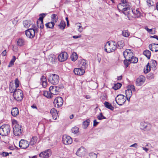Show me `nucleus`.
<instances>
[{"label": "nucleus", "mask_w": 158, "mask_h": 158, "mask_svg": "<svg viewBox=\"0 0 158 158\" xmlns=\"http://www.w3.org/2000/svg\"><path fill=\"white\" fill-rule=\"evenodd\" d=\"M117 103L119 106L123 105L126 101V98L122 94L118 95L115 98Z\"/></svg>", "instance_id": "8"}, {"label": "nucleus", "mask_w": 158, "mask_h": 158, "mask_svg": "<svg viewBox=\"0 0 158 158\" xmlns=\"http://www.w3.org/2000/svg\"><path fill=\"white\" fill-rule=\"evenodd\" d=\"M126 60H124V64L126 66V67H128L129 64L131 63L130 61L129 60V59H126Z\"/></svg>", "instance_id": "49"}, {"label": "nucleus", "mask_w": 158, "mask_h": 158, "mask_svg": "<svg viewBox=\"0 0 158 158\" xmlns=\"http://www.w3.org/2000/svg\"><path fill=\"white\" fill-rule=\"evenodd\" d=\"M6 50H4V51L2 53V56H5L6 54Z\"/></svg>", "instance_id": "63"}, {"label": "nucleus", "mask_w": 158, "mask_h": 158, "mask_svg": "<svg viewBox=\"0 0 158 158\" xmlns=\"http://www.w3.org/2000/svg\"><path fill=\"white\" fill-rule=\"evenodd\" d=\"M78 26L79 27V28H78V31L79 32H81L82 31V27L81 25H79Z\"/></svg>", "instance_id": "59"}, {"label": "nucleus", "mask_w": 158, "mask_h": 158, "mask_svg": "<svg viewBox=\"0 0 158 158\" xmlns=\"http://www.w3.org/2000/svg\"><path fill=\"white\" fill-rule=\"evenodd\" d=\"M13 131L14 134L16 136L20 135L22 132L21 127L18 124H16L13 127Z\"/></svg>", "instance_id": "9"}, {"label": "nucleus", "mask_w": 158, "mask_h": 158, "mask_svg": "<svg viewBox=\"0 0 158 158\" xmlns=\"http://www.w3.org/2000/svg\"><path fill=\"white\" fill-rule=\"evenodd\" d=\"M145 29L150 34H155L156 32V31L155 30L154 31H153V29H149L147 27H145Z\"/></svg>", "instance_id": "45"}, {"label": "nucleus", "mask_w": 158, "mask_h": 158, "mask_svg": "<svg viewBox=\"0 0 158 158\" xmlns=\"http://www.w3.org/2000/svg\"><path fill=\"white\" fill-rule=\"evenodd\" d=\"M51 19L52 22L56 23L58 20V17L56 15L53 14L51 16Z\"/></svg>", "instance_id": "39"}, {"label": "nucleus", "mask_w": 158, "mask_h": 158, "mask_svg": "<svg viewBox=\"0 0 158 158\" xmlns=\"http://www.w3.org/2000/svg\"><path fill=\"white\" fill-rule=\"evenodd\" d=\"M33 28H30L25 31L27 36L30 38H32L35 36V32Z\"/></svg>", "instance_id": "13"}, {"label": "nucleus", "mask_w": 158, "mask_h": 158, "mask_svg": "<svg viewBox=\"0 0 158 158\" xmlns=\"http://www.w3.org/2000/svg\"><path fill=\"white\" fill-rule=\"evenodd\" d=\"M65 26V22L62 21H61L60 24L58 25L60 28L61 29H64Z\"/></svg>", "instance_id": "41"}, {"label": "nucleus", "mask_w": 158, "mask_h": 158, "mask_svg": "<svg viewBox=\"0 0 158 158\" xmlns=\"http://www.w3.org/2000/svg\"><path fill=\"white\" fill-rule=\"evenodd\" d=\"M56 59L55 56L53 54H51L48 56V60L51 63H53L55 61Z\"/></svg>", "instance_id": "27"}, {"label": "nucleus", "mask_w": 158, "mask_h": 158, "mask_svg": "<svg viewBox=\"0 0 158 158\" xmlns=\"http://www.w3.org/2000/svg\"><path fill=\"white\" fill-rule=\"evenodd\" d=\"M122 86V84L120 83H118L117 84H115L113 87V88L114 90H117L119 89Z\"/></svg>", "instance_id": "44"}, {"label": "nucleus", "mask_w": 158, "mask_h": 158, "mask_svg": "<svg viewBox=\"0 0 158 158\" xmlns=\"http://www.w3.org/2000/svg\"><path fill=\"white\" fill-rule=\"evenodd\" d=\"M130 89H131V90L133 91H135V86L134 85H130L129 86Z\"/></svg>", "instance_id": "54"}, {"label": "nucleus", "mask_w": 158, "mask_h": 158, "mask_svg": "<svg viewBox=\"0 0 158 158\" xmlns=\"http://www.w3.org/2000/svg\"><path fill=\"white\" fill-rule=\"evenodd\" d=\"M42 85L44 87H45L47 85V81L42 82Z\"/></svg>", "instance_id": "58"}, {"label": "nucleus", "mask_w": 158, "mask_h": 158, "mask_svg": "<svg viewBox=\"0 0 158 158\" xmlns=\"http://www.w3.org/2000/svg\"><path fill=\"white\" fill-rule=\"evenodd\" d=\"M150 38H153L156 39L158 40V36L156 35H154L153 36H150Z\"/></svg>", "instance_id": "60"}, {"label": "nucleus", "mask_w": 158, "mask_h": 158, "mask_svg": "<svg viewBox=\"0 0 158 158\" xmlns=\"http://www.w3.org/2000/svg\"><path fill=\"white\" fill-rule=\"evenodd\" d=\"M46 14H41L40 15V17L39 19L37 21V24L38 27L39 26V23L41 22V23H43L44 18L46 16Z\"/></svg>", "instance_id": "23"}, {"label": "nucleus", "mask_w": 158, "mask_h": 158, "mask_svg": "<svg viewBox=\"0 0 158 158\" xmlns=\"http://www.w3.org/2000/svg\"><path fill=\"white\" fill-rule=\"evenodd\" d=\"M62 141L64 144L68 145L72 143V139L70 136L65 135H64L62 138Z\"/></svg>", "instance_id": "16"}, {"label": "nucleus", "mask_w": 158, "mask_h": 158, "mask_svg": "<svg viewBox=\"0 0 158 158\" xmlns=\"http://www.w3.org/2000/svg\"><path fill=\"white\" fill-rule=\"evenodd\" d=\"M104 49H116L117 48L116 43L113 41H109L105 44Z\"/></svg>", "instance_id": "7"}, {"label": "nucleus", "mask_w": 158, "mask_h": 158, "mask_svg": "<svg viewBox=\"0 0 158 158\" xmlns=\"http://www.w3.org/2000/svg\"><path fill=\"white\" fill-rule=\"evenodd\" d=\"M122 35L125 37H128L130 35V33L127 30H124L122 31Z\"/></svg>", "instance_id": "43"}, {"label": "nucleus", "mask_w": 158, "mask_h": 158, "mask_svg": "<svg viewBox=\"0 0 158 158\" xmlns=\"http://www.w3.org/2000/svg\"><path fill=\"white\" fill-rule=\"evenodd\" d=\"M43 23H41V22L39 23V26L38 27H40V29H42L44 28Z\"/></svg>", "instance_id": "56"}, {"label": "nucleus", "mask_w": 158, "mask_h": 158, "mask_svg": "<svg viewBox=\"0 0 158 158\" xmlns=\"http://www.w3.org/2000/svg\"><path fill=\"white\" fill-rule=\"evenodd\" d=\"M63 102V99L61 97H58L54 99L53 103L55 107L59 108L62 106Z\"/></svg>", "instance_id": "10"}, {"label": "nucleus", "mask_w": 158, "mask_h": 158, "mask_svg": "<svg viewBox=\"0 0 158 158\" xmlns=\"http://www.w3.org/2000/svg\"><path fill=\"white\" fill-rule=\"evenodd\" d=\"M48 81L51 84L56 85L60 81L59 76L55 74L49 75Z\"/></svg>", "instance_id": "6"}, {"label": "nucleus", "mask_w": 158, "mask_h": 158, "mask_svg": "<svg viewBox=\"0 0 158 158\" xmlns=\"http://www.w3.org/2000/svg\"><path fill=\"white\" fill-rule=\"evenodd\" d=\"M13 59L10 61L9 64L8 65L9 67L12 66L14 64V63L16 60V58L15 56H13Z\"/></svg>", "instance_id": "46"}, {"label": "nucleus", "mask_w": 158, "mask_h": 158, "mask_svg": "<svg viewBox=\"0 0 158 158\" xmlns=\"http://www.w3.org/2000/svg\"><path fill=\"white\" fill-rule=\"evenodd\" d=\"M143 149L146 152H147L148 151L149 149L148 148H147L145 147H142Z\"/></svg>", "instance_id": "64"}, {"label": "nucleus", "mask_w": 158, "mask_h": 158, "mask_svg": "<svg viewBox=\"0 0 158 158\" xmlns=\"http://www.w3.org/2000/svg\"><path fill=\"white\" fill-rule=\"evenodd\" d=\"M78 65L80 68L85 70V69L87 66V63L85 60L83 59L79 60L78 62Z\"/></svg>", "instance_id": "20"}, {"label": "nucleus", "mask_w": 158, "mask_h": 158, "mask_svg": "<svg viewBox=\"0 0 158 158\" xmlns=\"http://www.w3.org/2000/svg\"><path fill=\"white\" fill-rule=\"evenodd\" d=\"M97 118L99 120H101L102 119H106V117L103 115L101 113L97 116Z\"/></svg>", "instance_id": "47"}, {"label": "nucleus", "mask_w": 158, "mask_h": 158, "mask_svg": "<svg viewBox=\"0 0 158 158\" xmlns=\"http://www.w3.org/2000/svg\"><path fill=\"white\" fill-rule=\"evenodd\" d=\"M141 128L144 130L149 131L151 128V125L148 123L145 122L141 123L140 124Z\"/></svg>", "instance_id": "17"}, {"label": "nucleus", "mask_w": 158, "mask_h": 158, "mask_svg": "<svg viewBox=\"0 0 158 158\" xmlns=\"http://www.w3.org/2000/svg\"><path fill=\"white\" fill-rule=\"evenodd\" d=\"M121 2V3H120L118 5V8L119 11H122L125 15L127 16V14L125 13L128 12L131 10L130 6L125 0V1L123 0Z\"/></svg>", "instance_id": "2"}, {"label": "nucleus", "mask_w": 158, "mask_h": 158, "mask_svg": "<svg viewBox=\"0 0 158 158\" xmlns=\"http://www.w3.org/2000/svg\"><path fill=\"white\" fill-rule=\"evenodd\" d=\"M43 94L45 97L48 98H50L52 96V94L50 93V91H44Z\"/></svg>", "instance_id": "33"}, {"label": "nucleus", "mask_w": 158, "mask_h": 158, "mask_svg": "<svg viewBox=\"0 0 158 158\" xmlns=\"http://www.w3.org/2000/svg\"><path fill=\"white\" fill-rule=\"evenodd\" d=\"M105 106L107 108L109 109L112 110H113L114 107L112 106L111 104L109 102H105L104 103Z\"/></svg>", "instance_id": "28"}, {"label": "nucleus", "mask_w": 158, "mask_h": 158, "mask_svg": "<svg viewBox=\"0 0 158 158\" xmlns=\"http://www.w3.org/2000/svg\"><path fill=\"white\" fill-rule=\"evenodd\" d=\"M81 37V35H74L73 36V38L74 39H77L79 38H80Z\"/></svg>", "instance_id": "61"}, {"label": "nucleus", "mask_w": 158, "mask_h": 158, "mask_svg": "<svg viewBox=\"0 0 158 158\" xmlns=\"http://www.w3.org/2000/svg\"><path fill=\"white\" fill-rule=\"evenodd\" d=\"M129 60L130 61V63H135L138 62V59L137 58L133 56V57L129 59Z\"/></svg>", "instance_id": "40"}, {"label": "nucleus", "mask_w": 158, "mask_h": 158, "mask_svg": "<svg viewBox=\"0 0 158 158\" xmlns=\"http://www.w3.org/2000/svg\"><path fill=\"white\" fill-rule=\"evenodd\" d=\"M90 158H97V155L95 153L91 152L89 154Z\"/></svg>", "instance_id": "48"}, {"label": "nucleus", "mask_w": 158, "mask_h": 158, "mask_svg": "<svg viewBox=\"0 0 158 158\" xmlns=\"http://www.w3.org/2000/svg\"><path fill=\"white\" fill-rule=\"evenodd\" d=\"M73 72L75 75H82L85 73V70L81 68H75L73 70Z\"/></svg>", "instance_id": "19"}, {"label": "nucleus", "mask_w": 158, "mask_h": 158, "mask_svg": "<svg viewBox=\"0 0 158 158\" xmlns=\"http://www.w3.org/2000/svg\"><path fill=\"white\" fill-rule=\"evenodd\" d=\"M147 77L149 79H151L154 77V75L152 73H150L148 74Z\"/></svg>", "instance_id": "52"}, {"label": "nucleus", "mask_w": 158, "mask_h": 158, "mask_svg": "<svg viewBox=\"0 0 158 158\" xmlns=\"http://www.w3.org/2000/svg\"><path fill=\"white\" fill-rule=\"evenodd\" d=\"M23 25L24 27L28 28L31 25V21L29 20H25L23 22Z\"/></svg>", "instance_id": "36"}, {"label": "nucleus", "mask_w": 158, "mask_h": 158, "mask_svg": "<svg viewBox=\"0 0 158 158\" xmlns=\"http://www.w3.org/2000/svg\"><path fill=\"white\" fill-rule=\"evenodd\" d=\"M51 155V151L50 149H48L44 152H42L40 154V157L48 158Z\"/></svg>", "instance_id": "14"}, {"label": "nucleus", "mask_w": 158, "mask_h": 158, "mask_svg": "<svg viewBox=\"0 0 158 158\" xmlns=\"http://www.w3.org/2000/svg\"><path fill=\"white\" fill-rule=\"evenodd\" d=\"M151 70H152V69L150 66L149 63H148L145 67L144 68V72L146 73H148Z\"/></svg>", "instance_id": "31"}, {"label": "nucleus", "mask_w": 158, "mask_h": 158, "mask_svg": "<svg viewBox=\"0 0 158 158\" xmlns=\"http://www.w3.org/2000/svg\"><path fill=\"white\" fill-rule=\"evenodd\" d=\"M98 123V122H97L96 120L95 119L94 121V124L93 126L94 127H96Z\"/></svg>", "instance_id": "57"}, {"label": "nucleus", "mask_w": 158, "mask_h": 158, "mask_svg": "<svg viewBox=\"0 0 158 158\" xmlns=\"http://www.w3.org/2000/svg\"><path fill=\"white\" fill-rule=\"evenodd\" d=\"M29 145L27 141L24 139H21L19 142V147L23 149L26 148Z\"/></svg>", "instance_id": "18"}, {"label": "nucleus", "mask_w": 158, "mask_h": 158, "mask_svg": "<svg viewBox=\"0 0 158 158\" xmlns=\"http://www.w3.org/2000/svg\"><path fill=\"white\" fill-rule=\"evenodd\" d=\"M72 131L73 133L76 134L78 131V128L77 127H74L72 129Z\"/></svg>", "instance_id": "50"}, {"label": "nucleus", "mask_w": 158, "mask_h": 158, "mask_svg": "<svg viewBox=\"0 0 158 158\" xmlns=\"http://www.w3.org/2000/svg\"><path fill=\"white\" fill-rule=\"evenodd\" d=\"M125 94L126 97H131L132 95V92L131 89H127L125 91Z\"/></svg>", "instance_id": "38"}, {"label": "nucleus", "mask_w": 158, "mask_h": 158, "mask_svg": "<svg viewBox=\"0 0 158 158\" xmlns=\"http://www.w3.org/2000/svg\"><path fill=\"white\" fill-rule=\"evenodd\" d=\"M55 23L54 22L51 21L45 24V26L47 28L52 29L54 27Z\"/></svg>", "instance_id": "32"}, {"label": "nucleus", "mask_w": 158, "mask_h": 158, "mask_svg": "<svg viewBox=\"0 0 158 158\" xmlns=\"http://www.w3.org/2000/svg\"><path fill=\"white\" fill-rule=\"evenodd\" d=\"M123 54L126 59H130L134 56V54L131 50H125L123 52Z\"/></svg>", "instance_id": "15"}, {"label": "nucleus", "mask_w": 158, "mask_h": 158, "mask_svg": "<svg viewBox=\"0 0 158 158\" xmlns=\"http://www.w3.org/2000/svg\"><path fill=\"white\" fill-rule=\"evenodd\" d=\"M10 131V126L7 124L2 125L0 128V135L6 136L8 135Z\"/></svg>", "instance_id": "4"}, {"label": "nucleus", "mask_w": 158, "mask_h": 158, "mask_svg": "<svg viewBox=\"0 0 158 158\" xmlns=\"http://www.w3.org/2000/svg\"><path fill=\"white\" fill-rule=\"evenodd\" d=\"M145 81V77L144 76H140L136 80V85L137 86H140L143 84Z\"/></svg>", "instance_id": "11"}, {"label": "nucleus", "mask_w": 158, "mask_h": 158, "mask_svg": "<svg viewBox=\"0 0 158 158\" xmlns=\"http://www.w3.org/2000/svg\"><path fill=\"white\" fill-rule=\"evenodd\" d=\"M40 81L42 82L47 81V79L44 76H42L40 79Z\"/></svg>", "instance_id": "53"}, {"label": "nucleus", "mask_w": 158, "mask_h": 158, "mask_svg": "<svg viewBox=\"0 0 158 158\" xmlns=\"http://www.w3.org/2000/svg\"><path fill=\"white\" fill-rule=\"evenodd\" d=\"M16 89L19 86V81L18 79H16L15 81Z\"/></svg>", "instance_id": "51"}, {"label": "nucleus", "mask_w": 158, "mask_h": 158, "mask_svg": "<svg viewBox=\"0 0 158 158\" xmlns=\"http://www.w3.org/2000/svg\"><path fill=\"white\" fill-rule=\"evenodd\" d=\"M9 153L8 152H3L0 153V155H2L3 156H8Z\"/></svg>", "instance_id": "55"}, {"label": "nucleus", "mask_w": 158, "mask_h": 158, "mask_svg": "<svg viewBox=\"0 0 158 158\" xmlns=\"http://www.w3.org/2000/svg\"><path fill=\"white\" fill-rule=\"evenodd\" d=\"M139 10V8L136 9H131L129 10L128 12L125 13V14H127V17L128 18L131 17L138 18L140 15Z\"/></svg>", "instance_id": "3"}, {"label": "nucleus", "mask_w": 158, "mask_h": 158, "mask_svg": "<svg viewBox=\"0 0 158 158\" xmlns=\"http://www.w3.org/2000/svg\"><path fill=\"white\" fill-rule=\"evenodd\" d=\"M150 67L153 71L156 69V66H157L156 61L154 60H152L149 63Z\"/></svg>", "instance_id": "22"}, {"label": "nucleus", "mask_w": 158, "mask_h": 158, "mask_svg": "<svg viewBox=\"0 0 158 158\" xmlns=\"http://www.w3.org/2000/svg\"><path fill=\"white\" fill-rule=\"evenodd\" d=\"M137 145V143H135L134 144L131 145L130 146V147H135V148H136V146Z\"/></svg>", "instance_id": "62"}, {"label": "nucleus", "mask_w": 158, "mask_h": 158, "mask_svg": "<svg viewBox=\"0 0 158 158\" xmlns=\"http://www.w3.org/2000/svg\"><path fill=\"white\" fill-rule=\"evenodd\" d=\"M90 120L88 119L85 121L83 122V125L84 128H86L89 125Z\"/></svg>", "instance_id": "42"}, {"label": "nucleus", "mask_w": 158, "mask_h": 158, "mask_svg": "<svg viewBox=\"0 0 158 158\" xmlns=\"http://www.w3.org/2000/svg\"><path fill=\"white\" fill-rule=\"evenodd\" d=\"M149 49H158V44H152L149 45Z\"/></svg>", "instance_id": "30"}, {"label": "nucleus", "mask_w": 158, "mask_h": 158, "mask_svg": "<svg viewBox=\"0 0 158 158\" xmlns=\"http://www.w3.org/2000/svg\"><path fill=\"white\" fill-rule=\"evenodd\" d=\"M124 44L122 41H119L117 43V48L119 49H121L123 48Z\"/></svg>", "instance_id": "35"}, {"label": "nucleus", "mask_w": 158, "mask_h": 158, "mask_svg": "<svg viewBox=\"0 0 158 158\" xmlns=\"http://www.w3.org/2000/svg\"><path fill=\"white\" fill-rule=\"evenodd\" d=\"M11 113L13 116H16L19 113L18 109L16 107L13 108L11 110Z\"/></svg>", "instance_id": "25"}, {"label": "nucleus", "mask_w": 158, "mask_h": 158, "mask_svg": "<svg viewBox=\"0 0 158 158\" xmlns=\"http://www.w3.org/2000/svg\"><path fill=\"white\" fill-rule=\"evenodd\" d=\"M37 137L36 136H33L31 139L30 142V144L31 145H34L36 143L37 141Z\"/></svg>", "instance_id": "37"}, {"label": "nucleus", "mask_w": 158, "mask_h": 158, "mask_svg": "<svg viewBox=\"0 0 158 158\" xmlns=\"http://www.w3.org/2000/svg\"><path fill=\"white\" fill-rule=\"evenodd\" d=\"M50 112L52 115L53 119L54 120L56 119L58 116L57 111L55 109L52 108Z\"/></svg>", "instance_id": "21"}, {"label": "nucleus", "mask_w": 158, "mask_h": 158, "mask_svg": "<svg viewBox=\"0 0 158 158\" xmlns=\"http://www.w3.org/2000/svg\"><path fill=\"white\" fill-rule=\"evenodd\" d=\"M24 40L22 38H20L17 41V45L19 46H23L25 44Z\"/></svg>", "instance_id": "26"}, {"label": "nucleus", "mask_w": 158, "mask_h": 158, "mask_svg": "<svg viewBox=\"0 0 158 158\" xmlns=\"http://www.w3.org/2000/svg\"><path fill=\"white\" fill-rule=\"evenodd\" d=\"M63 84H60L58 86H51L49 88L50 93L52 95H56L58 94L61 89L64 88Z\"/></svg>", "instance_id": "5"}, {"label": "nucleus", "mask_w": 158, "mask_h": 158, "mask_svg": "<svg viewBox=\"0 0 158 158\" xmlns=\"http://www.w3.org/2000/svg\"><path fill=\"white\" fill-rule=\"evenodd\" d=\"M85 149L83 147L79 148L76 152V154L79 156H81L85 152Z\"/></svg>", "instance_id": "24"}, {"label": "nucleus", "mask_w": 158, "mask_h": 158, "mask_svg": "<svg viewBox=\"0 0 158 158\" xmlns=\"http://www.w3.org/2000/svg\"><path fill=\"white\" fill-rule=\"evenodd\" d=\"M143 54L148 59L150 58L151 52L149 50H145L143 52Z\"/></svg>", "instance_id": "29"}, {"label": "nucleus", "mask_w": 158, "mask_h": 158, "mask_svg": "<svg viewBox=\"0 0 158 158\" xmlns=\"http://www.w3.org/2000/svg\"><path fill=\"white\" fill-rule=\"evenodd\" d=\"M78 57V55L76 52H73L71 56V60L73 61H75L77 59Z\"/></svg>", "instance_id": "34"}, {"label": "nucleus", "mask_w": 158, "mask_h": 158, "mask_svg": "<svg viewBox=\"0 0 158 158\" xmlns=\"http://www.w3.org/2000/svg\"><path fill=\"white\" fill-rule=\"evenodd\" d=\"M11 93H13V96L14 99L17 101H21L23 97L22 91L20 89H14L12 87H10Z\"/></svg>", "instance_id": "1"}, {"label": "nucleus", "mask_w": 158, "mask_h": 158, "mask_svg": "<svg viewBox=\"0 0 158 158\" xmlns=\"http://www.w3.org/2000/svg\"><path fill=\"white\" fill-rule=\"evenodd\" d=\"M68 58V55L66 52L61 53L58 56V59L60 62H63L65 61Z\"/></svg>", "instance_id": "12"}]
</instances>
